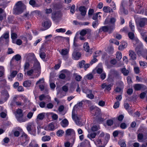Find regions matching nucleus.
<instances>
[{
	"label": "nucleus",
	"mask_w": 147,
	"mask_h": 147,
	"mask_svg": "<svg viewBox=\"0 0 147 147\" xmlns=\"http://www.w3.org/2000/svg\"><path fill=\"white\" fill-rule=\"evenodd\" d=\"M33 68L34 70L32 69L27 71V74L30 76V78H37L40 74V63L37 60L35 61Z\"/></svg>",
	"instance_id": "obj_1"
},
{
	"label": "nucleus",
	"mask_w": 147,
	"mask_h": 147,
	"mask_svg": "<svg viewBox=\"0 0 147 147\" xmlns=\"http://www.w3.org/2000/svg\"><path fill=\"white\" fill-rule=\"evenodd\" d=\"M83 102L81 101L75 105L74 107L72 112V117L77 125L80 124L81 122L80 121V118L76 115L77 111L80 109L82 106Z\"/></svg>",
	"instance_id": "obj_2"
},
{
	"label": "nucleus",
	"mask_w": 147,
	"mask_h": 147,
	"mask_svg": "<svg viewBox=\"0 0 147 147\" xmlns=\"http://www.w3.org/2000/svg\"><path fill=\"white\" fill-rule=\"evenodd\" d=\"M139 42V47H136L135 49V51L139 56H142L144 58H146L147 60V49H143V44L138 39H136L134 40Z\"/></svg>",
	"instance_id": "obj_3"
},
{
	"label": "nucleus",
	"mask_w": 147,
	"mask_h": 147,
	"mask_svg": "<svg viewBox=\"0 0 147 147\" xmlns=\"http://www.w3.org/2000/svg\"><path fill=\"white\" fill-rule=\"evenodd\" d=\"M26 9V6L21 1H19L16 4L13 8V13L16 15L21 14Z\"/></svg>",
	"instance_id": "obj_4"
},
{
	"label": "nucleus",
	"mask_w": 147,
	"mask_h": 147,
	"mask_svg": "<svg viewBox=\"0 0 147 147\" xmlns=\"http://www.w3.org/2000/svg\"><path fill=\"white\" fill-rule=\"evenodd\" d=\"M73 48L74 50L72 54V58L75 60H78L81 57V54L79 51L80 49L78 46L74 42V43Z\"/></svg>",
	"instance_id": "obj_5"
},
{
	"label": "nucleus",
	"mask_w": 147,
	"mask_h": 147,
	"mask_svg": "<svg viewBox=\"0 0 147 147\" xmlns=\"http://www.w3.org/2000/svg\"><path fill=\"white\" fill-rule=\"evenodd\" d=\"M28 131L31 134L36 136V125L33 123H30L28 124L27 127Z\"/></svg>",
	"instance_id": "obj_6"
},
{
	"label": "nucleus",
	"mask_w": 147,
	"mask_h": 147,
	"mask_svg": "<svg viewBox=\"0 0 147 147\" xmlns=\"http://www.w3.org/2000/svg\"><path fill=\"white\" fill-rule=\"evenodd\" d=\"M115 28L114 25L111 26H104L98 30V32L99 33L103 31L104 32H108L109 33L111 32Z\"/></svg>",
	"instance_id": "obj_7"
},
{
	"label": "nucleus",
	"mask_w": 147,
	"mask_h": 147,
	"mask_svg": "<svg viewBox=\"0 0 147 147\" xmlns=\"http://www.w3.org/2000/svg\"><path fill=\"white\" fill-rule=\"evenodd\" d=\"M69 51V49H62L61 51H59V52L62 56L63 58L66 60L68 58Z\"/></svg>",
	"instance_id": "obj_8"
},
{
	"label": "nucleus",
	"mask_w": 147,
	"mask_h": 147,
	"mask_svg": "<svg viewBox=\"0 0 147 147\" xmlns=\"http://www.w3.org/2000/svg\"><path fill=\"white\" fill-rule=\"evenodd\" d=\"M138 25L140 27H144L145 25H147V18H140L138 22Z\"/></svg>",
	"instance_id": "obj_9"
},
{
	"label": "nucleus",
	"mask_w": 147,
	"mask_h": 147,
	"mask_svg": "<svg viewBox=\"0 0 147 147\" xmlns=\"http://www.w3.org/2000/svg\"><path fill=\"white\" fill-rule=\"evenodd\" d=\"M84 50L87 52L89 53L90 55L92 54V51L90 48L88 43L87 42H85L83 45Z\"/></svg>",
	"instance_id": "obj_10"
},
{
	"label": "nucleus",
	"mask_w": 147,
	"mask_h": 147,
	"mask_svg": "<svg viewBox=\"0 0 147 147\" xmlns=\"http://www.w3.org/2000/svg\"><path fill=\"white\" fill-rule=\"evenodd\" d=\"M128 36L129 38L131 40H133V43L134 44L136 43L137 44V46L139 47V42H137L136 40L134 42V40H135L136 39H138L139 41L140 40L137 38H135L134 39V35L133 33L132 32H129L128 33Z\"/></svg>",
	"instance_id": "obj_11"
},
{
	"label": "nucleus",
	"mask_w": 147,
	"mask_h": 147,
	"mask_svg": "<svg viewBox=\"0 0 147 147\" xmlns=\"http://www.w3.org/2000/svg\"><path fill=\"white\" fill-rule=\"evenodd\" d=\"M134 89L135 90H139L143 88V90L146 89V87L143 84H137L134 85Z\"/></svg>",
	"instance_id": "obj_12"
},
{
	"label": "nucleus",
	"mask_w": 147,
	"mask_h": 147,
	"mask_svg": "<svg viewBox=\"0 0 147 147\" xmlns=\"http://www.w3.org/2000/svg\"><path fill=\"white\" fill-rule=\"evenodd\" d=\"M9 96V94L7 91H4L2 92V97L3 99V101L4 102L7 100Z\"/></svg>",
	"instance_id": "obj_13"
},
{
	"label": "nucleus",
	"mask_w": 147,
	"mask_h": 147,
	"mask_svg": "<svg viewBox=\"0 0 147 147\" xmlns=\"http://www.w3.org/2000/svg\"><path fill=\"white\" fill-rule=\"evenodd\" d=\"M79 10L80 12L81 15L83 16H85L87 11V9L86 7L83 6H81L79 7Z\"/></svg>",
	"instance_id": "obj_14"
},
{
	"label": "nucleus",
	"mask_w": 147,
	"mask_h": 147,
	"mask_svg": "<svg viewBox=\"0 0 147 147\" xmlns=\"http://www.w3.org/2000/svg\"><path fill=\"white\" fill-rule=\"evenodd\" d=\"M62 16L61 13L59 11L56 12L55 13H52V18L53 20H55L58 19Z\"/></svg>",
	"instance_id": "obj_15"
},
{
	"label": "nucleus",
	"mask_w": 147,
	"mask_h": 147,
	"mask_svg": "<svg viewBox=\"0 0 147 147\" xmlns=\"http://www.w3.org/2000/svg\"><path fill=\"white\" fill-rule=\"evenodd\" d=\"M75 132L74 129H68L65 131V134L67 136H74Z\"/></svg>",
	"instance_id": "obj_16"
},
{
	"label": "nucleus",
	"mask_w": 147,
	"mask_h": 147,
	"mask_svg": "<svg viewBox=\"0 0 147 147\" xmlns=\"http://www.w3.org/2000/svg\"><path fill=\"white\" fill-rule=\"evenodd\" d=\"M129 54L131 59L132 60H134L136 59V55L133 51L130 50L129 51Z\"/></svg>",
	"instance_id": "obj_17"
},
{
	"label": "nucleus",
	"mask_w": 147,
	"mask_h": 147,
	"mask_svg": "<svg viewBox=\"0 0 147 147\" xmlns=\"http://www.w3.org/2000/svg\"><path fill=\"white\" fill-rule=\"evenodd\" d=\"M16 118L18 121L20 123L25 122L28 121V119L25 117H23V116H17V118Z\"/></svg>",
	"instance_id": "obj_18"
},
{
	"label": "nucleus",
	"mask_w": 147,
	"mask_h": 147,
	"mask_svg": "<svg viewBox=\"0 0 147 147\" xmlns=\"http://www.w3.org/2000/svg\"><path fill=\"white\" fill-rule=\"evenodd\" d=\"M22 137L23 140V141L24 142L22 143V145L24 146H25L26 144H25L28 143L29 139L26 134H22Z\"/></svg>",
	"instance_id": "obj_19"
},
{
	"label": "nucleus",
	"mask_w": 147,
	"mask_h": 147,
	"mask_svg": "<svg viewBox=\"0 0 147 147\" xmlns=\"http://www.w3.org/2000/svg\"><path fill=\"white\" fill-rule=\"evenodd\" d=\"M112 85L110 84L107 85L105 83H104L102 85L101 87L102 89L105 88V90L109 91L111 89V87Z\"/></svg>",
	"instance_id": "obj_20"
},
{
	"label": "nucleus",
	"mask_w": 147,
	"mask_h": 147,
	"mask_svg": "<svg viewBox=\"0 0 147 147\" xmlns=\"http://www.w3.org/2000/svg\"><path fill=\"white\" fill-rule=\"evenodd\" d=\"M119 13L121 14L124 13L127 14L128 13V11L125 9L122 3H121L120 6Z\"/></svg>",
	"instance_id": "obj_21"
},
{
	"label": "nucleus",
	"mask_w": 147,
	"mask_h": 147,
	"mask_svg": "<svg viewBox=\"0 0 147 147\" xmlns=\"http://www.w3.org/2000/svg\"><path fill=\"white\" fill-rule=\"evenodd\" d=\"M9 32H7L4 33L0 38V41L3 40V39L4 40L9 39Z\"/></svg>",
	"instance_id": "obj_22"
},
{
	"label": "nucleus",
	"mask_w": 147,
	"mask_h": 147,
	"mask_svg": "<svg viewBox=\"0 0 147 147\" xmlns=\"http://www.w3.org/2000/svg\"><path fill=\"white\" fill-rule=\"evenodd\" d=\"M17 74V72L16 71H13L8 77L9 80L11 81H12L13 78L15 77Z\"/></svg>",
	"instance_id": "obj_23"
},
{
	"label": "nucleus",
	"mask_w": 147,
	"mask_h": 147,
	"mask_svg": "<svg viewBox=\"0 0 147 147\" xmlns=\"http://www.w3.org/2000/svg\"><path fill=\"white\" fill-rule=\"evenodd\" d=\"M51 25V22L49 20L45 22L42 24V26L43 27L47 28V29H48L49 28Z\"/></svg>",
	"instance_id": "obj_24"
},
{
	"label": "nucleus",
	"mask_w": 147,
	"mask_h": 147,
	"mask_svg": "<svg viewBox=\"0 0 147 147\" xmlns=\"http://www.w3.org/2000/svg\"><path fill=\"white\" fill-rule=\"evenodd\" d=\"M103 11L106 13H112L113 12V10L109 6H104L103 8Z\"/></svg>",
	"instance_id": "obj_25"
},
{
	"label": "nucleus",
	"mask_w": 147,
	"mask_h": 147,
	"mask_svg": "<svg viewBox=\"0 0 147 147\" xmlns=\"http://www.w3.org/2000/svg\"><path fill=\"white\" fill-rule=\"evenodd\" d=\"M32 84L31 81L26 80L24 81L23 83V86L26 87H29L31 86Z\"/></svg>",
	"instance_id": "obj_26"
},
{
	"label": "nucleus",
	"mask_w": 147,
	"mask_h": 147,
	"mask_svg": "<svg viewBox=\"0 0 147 147\" xmlns=\"http://www.w3.org/2000/svg\"><path fill=\"white\" fill-rule=\"evenodd\" d=\"M90 30L89 29H84L81 31L80 34L81 36H84L88 32H90Z\"/></svg>",
	"instance_id": "obj_27"
},
{
	"label": "nucleus",
	"mask_w": 147,
	"mask_h": 147,
	"mask_svg": "<svg viewBox=\"0 0 147 147\" xmlns=\"http://www.w3.org/2000/svg\"><path fill=\"white\" fill-rule=\"evenodd\" d=\"M69 124L68 121L65 119L63 120L61 122V125L62 127H67Z\"/></svg>",
	"instance_id": "obj_28"
},
{
	"label": "nucleus",
	"mask_w": 147,
	"mask_h": 147,
	"mask_svg": "<svg viewBox=\"0 0 147 147\" xmlns=\"http://www.w3.org/2000/svg\"><path fill=\"white\" fill-rule=\"evenodd\" d=\"M127 46V44L126 42H122L121 43L119 47V50H122L125 48Z\"/></svg>",
	"instance_id": "obj_29"
},
{
	"label": "nucleus",
	"mask_w": 147,
	"mask_h": 147,
	"mask_svg": "<svg viewBox=\"0 0 147 147\" xmlns=\"http://www.w3.org/2000/svg\"><path fill=\"white\" fill-rule=\"evenodd\" d=\"M29 146L30 147H39L36 142L34 140H32Z\"/></svg>",
	"instance_id": "obj_30"
},
{
	"label": "nucleus",
	"mask_w": 147,
	"mask_h": 147,
	"mask_svg": "<svg viewBox=\"0 0 147 147\" xmlns=\"http://www.w3.org/2000/svg\"><path fill=\"white\" fill-rule=\"evenodd\" d=\"M142 6L141 5H138L136 9V12L137 13L142 14H143V11L141 10V9Z\"/></svg>",
	"instance_id": "obj_31"
},
{
	"label": "nucleus",
	"mask_w": 147,
	"mask_h": 147,
	"mask_svg": "<svg viewBox=\"0 0 147 147\" xmlns=\"http://www.w3.org/2000/svg\"><path fill=\"white\" fill-rule=\"evenodd\" d=\"M34 56V54L33 53H27L25 55L24 58L27 60H28L30 59L31 57H33Z\"/></svg>",
	"instance_id": "obj_32"
},
{
	"label": "nucleus",
	"mask_w": 147,
	"mask_h": 147,
	"mask_svg": "<svg viewBox=\"0 0 147 147\" xmlns=\"http://www.w3.org/2000/svg\"><path fill=\"white\" fill-rule=\"evenodd\" d=\"M16 118H17V116H23V114L22 113V111L21 109H18L16 110V113L15 114Z\"/></svg>",
	"instance_id": "obj_33"
},
{
	"label": "nucleus",
	"mask_w": 147,
	"mask_h": 147,
	"mask_svg": "<svg viewBox=\"0 0 147 147\" xmlns=\"http://www.w3.org/2000/svg\"><path fill=\"white\" fill-rule=\"evenodd\" d=\"M51 139V137L49 136H45L42 138L41 140L44 142L49 141Z\"/></svg>",
	"instance_id": "obj_34"
},
{
	"label": "nucleus",
	"mask_w": 147,
	"mask_h": 147,
	"mask_svg": "<svg viewBox=\"0 0 147 147\" xmlns=\"http://www.w3.org/2000/svg\"><path fill=\"white\" fill-rule=\"evenodd\" d=\"M45 115V113H39L37 116V119L40 120H42L44 118Z\"/></svg>",
	"instance_id": "obj_35"
},
{
	"label": "nucleus",
	"mask_w": 147,
	"mask_h": 147,
	"mask_svg": "<svg viewBox=\"0 0 147 147\" xmlns=\"http://www.w3.org/2000/svg\"><path fill=\"white\" fill-rule=\"evenodd\" d=\"M55 126L53 123H51L47 127V130L49 131H52L54 130Z\"/></svg>",
	"instance_id": "obj_36"
},
{
	"label": "nucleus",
	"mask_w": 147,
	"mask_h": 147,
	"mask_svg": "<svg viewBox=\"0 0 147 147\" xmlns=\"http://www.w3.org/2000/svg\"><path fill=\"white\" fill-rule=\"evenodd\" d=\"M121 72L124 76H127L129 73V71L125 67L121 69Z\"/></svg>",
	"instance_id": "obj_37"
},
{
	"label": "nucleus",
	"mask_w": 147,
	"mask_h": 147,
	"mask_svg": "<svg viewBox=\"0 0 147 147\" xmlns=\"http://www.w3.org/2000/svg\"><path fill=\"white\" fill-rule=\"evenodd\" d=\"M129 25L130 28L132 32H134L135 31V26L134 23H132L131 20H130L129 23Z\"/></svg>",
	"instance_id": "obj_38"
},
{
	"label": "nucleus",
	"mask_w": 147,
	"mask_h": 147,
	"mask_svg": "<svg viewBox=\"0 0 147 147\" xmlns=\"http://www.w3.org/2000/svg\"><path fill=\"white\" fill-rule=\"evenodd\" d=\"M116 58L119 60L121 59L122 57V54L120 52H117L116 54Z\"/></svg>",
	"instance_id": "obj_39"
},
{
	"label": "nucleus",
	"mask_w": 147,
	"mask_h": 147,
	"mask_svg": "<svg viewBox=\"0 0 147 147\" xmlns=\"http://www.w3.org/2000/svg\"><path fill=\"white\" fill-rule=\"evenodd\" d=\"M23 75L22 73H19L17 75V79L19 81H22L23 79Z\"/></svg>",
	"instance_id": "obj_40"
},
{
	"label": "nucleus",
	"mask_w": 147,
	"mask_h": 147,
	"mask_svg": "<svg viewBox=\"0 0 147 147\" xmlns=\"http://www.w3.org/2000/svg\"><path fill=\"white\" fill-rule=\"evenodd\" d=\"M139 63L140 66L143 68L147 67V63L146 62L142 61H140Z\"/></svg>",
	"instance_id": "obj_41"
},
{
	"label": "nucleus",
	"mask_w": 147,
	"mask_h": 147,
	"mask_svg": "<svg viewBox=\"0 0 147 147\" xmlns=\"http://www.w3.org/2000/svg\"><path fill=\"white\" fill-rule=\"evenodd\" d=\"M99 129V126L98 125H94L91 128V130L93 131H96Z\"/></svg>",
	"instance_id": "obj_42"
},
{
	"label": "nucleus",
	"mask_w": 147,
	"mask_h": 147,
	"mask_svg": "<svg viewBox=\"0 0 147 147\" xmlns=\"http://www.w3.org/2000/svg\"><path fill=\"white\" fill-rule=\"evenodd\" d=\"M64 131L61 129L58 130L56 132L57 135L59 137L62 136L64 134Z\"/></svg>",
	"instance_id": "obj_43"
},
{
	"label": "nucleus",
	"mask_w": 147,
	"mask_h": 147,
	"mask_svg": "<svg viewBox=\"0 0 147 147\" xmlns=\"http://www.w3.org/2000/svg\"><path fill=\"white\" fill-rule=\"evenodd\" d=\"M40 56L43 60L45 59L46 57L45 53L44 52H42L41 50H40Z\"/></svg>",
	"instance_id": "obj_44"
},
{
	"label": "nucleus",
	"mask_w": 147,
	"mask_h": 147,
	"mask_svg": "<svg viewBox=\"0 0 147 147\" xmlns=\"http://www.w3.org/2000/svg\"><path fill=\"white\" fill-rule=\"evenodd\" d=\"M104 138L105 140V142L106 143H107L110 138V135L109 134L106 133L105 134Z\"/></svg>",
	"instance_id": "obj_45"
},
{
	"label": "nucleus",
	"mask_w": 147,
	"mask_h": 147,
	"mask_svg": "<svg viewBox=\"0 0 147 147\" xmlns=\"http://www.w3.org/2000/svg\"><path fill=\"white\" fill-rule=\"evenodd\" d=\"M33 14L36 16H38L41 15V12L39 10H36L33 12Z\"/></svg>",
	"instance_id": "obj_46"
},
{
	"label": "nucleus",
	"mask_w": 147,
	"mask_h": 147,
	"mask_svg": "<svg viewBox=\"0 0 147 147\" xmlns=\"http://www.w3.org/2000/svg\"><path fill=\"white\" fill-rule=\"evenodd\" d=\"M17 36L15 33H12L11 34V37L12 40V42L14 43V40L17 38Z\"/></svg>",
	"instance_id": "obj_47"
},
{
	"label": "nucleus",
	"mask_w": 147,
	"mask_h": 147,
	"mask_svg": "<svg viewBox=\"0 0 147 147\" xmlns=\"http://www.w3.org/2000/svg\"><path fill=\"white\" fill-rule=\"evenodd\" d=\"M93 78V76L91 74H87L84 77V78L88 80H91Z\"/></svg>",
	"instance_id": "obj_48"
},
{
	"label": "nucleus",
	"mask_w": 147,
	"mask_h": 147,
	"mask_svg": "<svg viewBox=\"0 0 147 147\" xmlns=\"http://www.w3.org/2000/svg\"><path fill=\"white\" fill-rule=\"evenodd\" d=\"M96 135V133H93L88 135V136L90 139L94 138L95 137Z\"/></svg>",
	"instance_id": "obj_49"
},
{
	"label": "nucleus",
	"mask_w": 147,
	"mask_h": 147,
	"mask_svg": "<svg viewBox=\"0 0 147 147\" xmlns=\"http://www.w3.org/2000/svg\"><path fill=\"white\" fill-rule=\"evenodd\" d=\"M113 123V121L111 119H108L107 121V124L108 126H111Z\"/></svg>",
	"instance_id": "obj_50"
},
{
	"label": "nucleus",
	"mask_w": 147,
	"mask_h": 147,
	"mask_svg": "<svg viewBox=\"0 0 147 147\" xmlns=\"http://www.w3.org/2000/svg\"><path fill=\"white\" fill-rule=\"evenodd\" d=\"M34 112H30L28 113L27 115V118H28L29 119H31L32 117Z\"/></svg>",
	"instance_id": "obj_51"
},
{
	"label": "nucleus",
	"mask_w": 147,
	"mask_h": 147,
	"mask_svg": "<svg viewBox=\"0 0 147 147\" xmlns=\"http://www.w3.org/2000/svg\"><path fill=\"white\" fill-rule=\"evenodd\" d=\"M44 83V79L43 78L40 79L38 81H37L36 84H42Z\"/></svg>",
	"instance_id": "obj_52"
},
{
	"label": "nucleus",
	"mask_w": 147,
	"mask_h": 147,
	"mask_svg": "<svg viewBox=\"0 0 147 147\" xmlns=\"http://www.w3.org/2000/svg\"><path fill=\"white\" fill-rule=\"evenodd\" d=\"M56 31L58 32L64 33L66 31V29L64 28H60L56 29Z\"/></svg>",
	"instance_id": "obj_53"
},
{
	"label": "nucleus",
	"mask_w": 147,
	"mask_h": 147,
	"mask_svg": "<svg viewBox=\"0 0 147 147\" xmlns=\"http://www.w3.org/2000/svg\"><path fill=\"white\" fill-rule=\"evenodd\" d=\"M75 5H73L70 8V12L72 14H73L75 12Z\"/></svg>",
	"instance_id": "obj_54"
},
{
	"label": "nucleus",
	"mask_w": 147,
	"mask_h": 147,
	"mask_svg": "<svg viewBox=\"0 0 147 147\" xmlns=\"http://www.w3.org/2000/svg\"><path fill=\"white\" fill-rule=\"evenodd\" d=\"M101 53V51H97L95 52V53L93 54V56L94 57H97L100 56Z\"/></svg>",
	"instance_id": "obj_55"
},
{
	"label": "nucleus",
	"mask_w": 147,
	"mask_h": 147,
	"mask_svg": "<svg viewBox=\"0 0 147 147\" xmlns=\"http://www.w3.org/2000/svg\"><path fill=\"white\" fill-rule=\"evenodd\" d=\"M30 4L33 7L36 6V2L34 0H30L29 2Z\"/></svg>",
	"instance_id": "obj_56"
},
{
	"label": "nucleus",
	"mask_w": 147,
	"mask_h": 147,
	"mask_svg": "<svg viewBox=\"0 0 147 147\" xmlns=\"http://www.w3.org/2000/svg\"><path fill=\"white\" fill-rule=\"evenodd\" d=\"M121 147H126V145L125 142L123 141H120L119 142Z\"/></svg>",
	"instance_id": "obj_57"
},
{
	"label": "nucleus",
	"mask_w": 147,
	"mask_h": 147,
	"mask_svg": "<svg viewBox=\"0 0 147 147\" xmlns=\"http://www.w3.org/2000/svg\"><path fill=\"white\" fill-rule=\"evenodd\" d=\"M86 62L84 60H83L79 63V66L80 68L83 67L84 65L85 64Z\"/></svg>",
	"instance_id": "obj_58"
},
{
	"label": "nucleus",
	"mask_w": 147,
	"mask_h": 147,
	"mask_svg": "<svg viewBox=\"0 0 147 147\" xmlns=\"http://www.w3.org/2000/svg\"><path fill=\"white\" fill-rule=\"evenodd\" d=\"M144 137L143 135L142 134H139L138 136V139L139 142L142 140Z\"/></svg>",
	"instance_id": "obj_59"
},
{
	"label": "nucleus",
	"mask_w": 147,
	"mask_h": 147,
	"mask_svg": "<svg viewBox=\"0 0 147 147\" xmlns=\"http://www.w3.org/2000/svg\"><path fill=\"white\" fill-rule=\"evenodd\" d=\"M76 75L75 79L78 81H80L82 78V77L80 75H77V74H75Z\"/></svg>",
	"instance_id": "obj_60"
},
{
	"label": "nucleus",
	"mask_w": 147,
	"mask_h": 147,
	"mask_svg": "<svg viewBox=\"0 0 147 147\" xmlns=\"http://www.w3.org/2000/svg\"><path fill=\"white\" fill-rule=\"evenodd\" d=\"M96 58V57H94L93 56V59H92L90 62V63L91 65L97 61L98 60Z\"/></svg>",
	"instance_id": "obj_61"
},
{
	"label": "nucleus",
	"mask_w": 147,
	"mask_h": 147,
	"mask_svg": "<svg viewBox=\"0 0 147 147\" xmlns=\"http://www.w3.org/2000/svg\"><path fill=\"white\" fill-rule=\"evenodd\" d=\"M83 92L86 93V95H87L88 94L92 92V91L88 89H84L83 90Z\"/></svg>",
	"instance_id": "obj_62"
},
{
	"label": "nucleus",
	"mask_w": 147,
	"mask_h": 147,
	"mask_svg": "<svg viewBox=\"0 0 147 147\" xmlns=\"http://www.w3.org/2000/svg\"><path fill=\"white\" fill-rule=\"evenodd\" d=\"M14 57L16 61H18L20 59L21 56L19 54H17L14 56Z\"/></svg>",
	"instance_id": "obj_63"
},
{
	"label": "nucleus",
	"mask_w": 147,
	"mask_h": 147,
	"mask_svg": "<svg viewBox=\"0 0 147 147\" xmlns=\"http://www.w3.org/2000/svg\"><path fill=\"white\" fill-rule=\"evenodd\" d=\"M98 24L99 22L97 20L93 22L92 24V26L94 28H95L98 26Z\"/></svg>",
	"instance_id": "obj_64"
}]
</instances>
